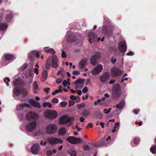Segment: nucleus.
Instances as JSON below:
<instances>
[{"label":"nucleus","mask_w":156,"mask_h":156,"mask_svg":"<svg viewBox=\"0 0 156 156\" xmlns=\"http://www.w3.org/2000/svg\"><path fill=\"white\" fill-rule=\"evenodd\" d=\"M74 120L73 117H69L65 115L61 117L59 119V123L61 125H63L69 122L72 124V122Z\"/></svg>","instance_id":"obj_1"},{"label":"nucleus","mask_w":156,"mask_h":156,"mask_svg":"<svg viewBox=\"0 0 156 156\" xmlns=\"http://www.w3.org/2000/svg\"><path fill=\"white\" fill-rule=\"evenodd\" d=\"M121 87L119 84L114 85L112 89V97L113 98L119 97L121 94Z\"/></svg>","instance_id":"obj_2"},{"label":"nucleus","mask_w":156,"mask_h":156,"mask_svg":"<svg viewBox=\"0 0 156 156\" xmlns=\"http://www.w3.org/2000/svg\"><path fill=\"white\" fill-rule=\"evenodd\" d=\"M39 118L38 114L34 112H28L26 115V119L27 120L30 121L33 120H37Z\"/></svg>","instance_id":"obj_3"},{"label":"nucleus","mask_w":156,"mask_h":156,"mask_svg":"<svg viewBox=\"0 0 156 156\" xmlns=\"http://www.w3.org/2000/svg\"><path fill=\"white\" fill-rule=\"evenodd\" d=\"M97 35L95 34L94 32H91L88 34L89 41L90 44L95 43L100 40L101 38L100 37L97 39Z\"/></svg>","instance_id":"obj_4"},{"label":"nucleus","mask_w":156,"mask_h":156,"mask_svg":"<svg viewBox=\"0 0 156 156\" xmlns=\"http://www.w3.org/2000/svg\"><path fill=\"white\" fill-rule=\"evenodd\" d=\"M46 129L48 134H53L57 131V126L55 124H50L47 126Z\"/></svg>","instance_id":"obj_5"},{"label":"nucleus","mask_w":156,"mask_h":156,"mask_svg":"<svg viewBox=\"0 0 156 156\" xmlns=\"http://www.w3.org/2000/svg\"><path fill=\"white\" fill-rule=\"evenodd\" d=\"M47 140L48 143L52 145L58 144H62L63 142L62 140L54 137L48 138Z\"/></svg>","instance_id":"obj_6"},{"label":"nucleus","mask_w":156,"mask_h":156,"mask_svg":"<svg viewBox=\"0 0 156 156\" xmlns=\"http://www.w3.org/2000/svg\"><path fill=\"white\" fill-rule=\"evenodd\" d=\"M66 140L73 144L81 143L82 142V140L80 138H77L74 136H69L66 139Z\"/></svg>","instance_id":"obj_7"},{"label":"nucleus","mask_w":156,"mask_h":156,"mask_svg":"<svg viewBox=\"0 0 156 156\" xmlns=\"http://www.w3.org/2000/svg\"><path fill=\"white\" fill-rule=\"evenodd\" d=\"M45 115L46 116L50 119H52L56 118L58 115L56 111L50 110L46 112Z\"/></svg>","instance_id":"obj_8"},{"label":"nucleus","mask_w":156,"mask_h":156,"mask_svg":"<svg viewBox=\"0 0 156 156\" xmlns=\"http://www.w3.org/2000/svg\"><path fill=\"white\" fill-rule=\"evenodd\" d=\"M37 126V123L33 121L28 123L26 126V129L29 132H31L34 130Z\"/></svg>","instance_id":"obj_9"},{"label":"nucleus","mask_w":156,"mask_h":156,"mask_svg":"<svg viewBox=\"0 0 156 156\" xmlns=\"http://www.w3.org/2000/svg\"><path fill=\"white\" fill-rule=\"evenodd\" d=\"M101 57V55L100 52H97L95 54L92 56L90 59V62L91 64L95 66L97 63V60Z\"/></svg>","instance_id":"obj_10"},{"label":"nucleus","mask_w":156,"mask_h":156,"mask_svg":"<svg viewBox=\"0 0 156 156\" xmlns=\"http://www.w3.org/2000/svg\"><path fill=\"white\" fill-rule=\"evenodd\" d=\"M111 72L112 77L120 76L122 73L121 70L116 67H112L111 69Z\"/></svg>","instance_id":"obj_11"},{"label":"nucleus","mask_w":156,"mask_h":156,"mask_svg":"<svg viewBox=\"0 0 156 156\" xmlns=\"http://www.w3.org/2000/svg\"><path fill=\"white\" fill-rule=\"evenodd\" d=\"M40 149V146L38 144L33 145L31 148V151L32 153L34 154H38Z\"/></svg>","instance_id":"obj_12"},{"label":"nucleus","mask_w":156,"mask_h":156,"mask_svg":"<svg viewBox=\"0 0 156 156\" xmlns=\"http://www.w3.org/2000/svg\"><path fill=\"white\" fill-rule=\"evenodd\" d=\"M102 31L103 33L108 37L112 36L113 34V30L106 26H104L103 27Z\"/></svg>","instance_id":"obj_13"},{"label":"nucleus","mask_w":156,"mask_h":156,"mask_svg":"<svg viewBox=\"0 0 156 156\" xmlns=\"http://www.w3.org/2000/svg\"><path fill=\"white\" fill-rule=\"evenodd\" d=\"M102 66L98 65L92 71L91 74L93 75H95L98 74L102 71Z\"/></svg>","instance_id":"obj_14"},{"label":"nucleus","mask_w":156,"mask_h":156,"mask_svg":"<svg viewBox=\"0 0 156 156\" xmlns=\"http://www.w3.org/2000/svg\"><path fill=\"white\" fill-rule=\"evenodd\" d=\"M118 48L122 52H126L127 49L126 43L125 42H121L119 43Z\"/></svg>","instance_id":"obj_15"},{"label":"nucleus","mask_w":156,"mask_h":156,"mask_svg":"<svg viewBox=\"0 0 156 156\" xmlns=\"http://www.w3.org/2000/svg\"><path fill=\"white\" fill-rule=\"evenodd\" d=\"M109 77V73L108 72H106L104 73L101 76L100 78V81L102 82H106Z\"/></svg>","instance_id":"obj_16"},{"label":"nucleus","mask_w":156,"mask_h":156,"mask_svg":"<svg viewBox=\"0 0 156 156\" xmlns=\"http://www.w3.org/2000/svg\"><path fill=\"white\" fill-rule=\"evenodd\" d=\"M16 58L12 54H7L5 55V61L12 62Z\"/></svg>","instance_id":"obj_17"},{"label":"nucleus","mask_w":156,"mask_h":156,"mask_svg":"<svg viewBox=\"0 0 156 156\" xmlns=\"http://www.w3.org/2000/svg\"><path fill=\"white\" fill-rule=\"evenodd\" d=\"M29 103L32 106L35 107L40 108L41 107L40 103L34 99H30V100Z\"/></svg>","instance_id":"obj_18"},{"label":"nucleus","mask_w":156,"mask_h":156,"mask_svg":"<svg viewBox=\"0 0 156 156\" xmlns=\"http://www.w3.org/2000/svg\"><path fill=\"white\" fill-rule=\"evenodd\" d=\"M30 107V105L28 104L22 103L17 105L16 107V109L17 110H21L23 109L24 107L29 108Z\"/></svg>","instance_id":"obj_19"},{"label":"nucleus","mask_w":156,"mask_h":156,"mask_svg":"<svg viewBox=\"0 0 156 156\" xmlns=\"http://www.w3.org/2000/svg\"><path fill=\"white\" fill-rule=\"evenodd\" d=\"M13 92L14 94L16 96H19L21 93V89H20L18 86H15Z\"/></svg>","instance_id":"obj_20"},{"label":"nucleus","mask_w":156,"mask_h":156,"mask_svg":"<svg viewBox=\"0 0 156 156\" xmlns=\"http://www.w3.org/2000/svg\"><path fill=\"white\" fill-rule=\"evenodd\" d=\"M48 77V72L44 70L42 74V76L41 78V80L42 82L44 81Z\"/></svg>","instance_id":"obj_21"},{"label":"nucleus","mask_w":156,"mask_h":156,"mask_svg":"<svg viewBox=\"0 0 156 156\" xmlns=\"http://www.w3.org/2000/svg\"><path fill=\"white\" fill-rule=\"evenodd\" d=\"M44 50L47 53H50L51 54H55V51L53 49L49 47H45L44 48Z\"/></svg>","instance_id":"obj_22"},{"label":"nucleus","mask_w":156,"mask_h":156,"mask_svg":"<svg viewBox=\"0 0 156 156\" xmlns=\"http://www.w3.org/2000/svg\"><path fill=\"white\" fill-rule=\"evenodd\" d=\"M87 62V60L85 59H83L79 63V66L81 69H83L84 67V66Z\"/></svg>","instance_id":"obj_23"},{"label":"nucleus","mask_w":156,"mask_h":156,"mask_svg":"<svg viewBox=\"0 0 156 156\" xmlns=\"http://www.w3.org/2000/svg\"><path fill=\"white\" fill-rule=\"evenodd\" d=\"M66 132V129L65 127H61L60 128L58 131L59 135L64 136Z\"/></svg>","instance_id":"obj_24"},{"label":"nucleus","mask_w":156,"mask_h":156,"mask_svg":"<svg viewBox=\"0 0 156 156\" xmlns=\"http://www.w3.org/2000/svg\"><path fill=\"white\" fill-rule=\"evenodd\" d=\"M51 58L49 57L47 59L45 65L46 69L47 70L49 69L50 67V65L51 63Z\"/></svg>","instance_id":"obj_25"},{"label":"nucleus","mask_w":156,"mask_h":156,"mask_svg":"<svg viewBox=\"0 0 156 156\" xmlns=\"http://www.w3.org/2000/svg\"><path fill=\"white\" fill-rule=\"evenodd\" d=\"M23 81L22 80H16L13 81V83L15 86L21 85L23 84Z\"/></svg>","instance_id":"obj_26"},{"label":"nucleus","mask_w":156,"mask_h":156,"mask_svg":"<svg viewBox=\"0 0 156 156\" xmlns=\"http://www.w3.org/2000/svg\"><path fill=\"white\" fill-rule=\"evenodd\" d=\"M90 114L89 110L86 109L83 110L81 114L84 117H87Z\"/></svg>","instance_id":"obj_27"},{"label":"nucleus","mask_w":156,"mask_h":156,"mask_svg":"<svg viewBox=\"0 0 156 156\" xmlns=\"http://www.w3.org/2000/svg\"><path fill=\"white\" fill-rule=\"evenodd\" d=\"M70 98L71 100H76V103H78L80 101V99L79 97H76L74 95H71L70 96Z\"/></svg>","instance_id":"obj_28"},{"label":"nucleus","mask_w":156,"mask_h":156,"mask_svg":"<svg viewBox=\"0 0 156 156\" xmlns=\"http://www.w3.org/2000/svg\"><path fill=\"white\" fill-rule=\"evenodd\" d=\"M76 38L74 36L72 37H69L67 39L69 43H74L76 41Z\"/></svg>","instance_id":"obj_29"},{"label":"nucleus","mask_w":156,"mask_h":156,"mask_svg":"<svg viewBox=\"0 0 156 156\" xmlns=\"http://www.w3.org/2000/svg\"><path fill=\"white\" fill-rule=\"evenodd\" d=\"M33 87L34 90V92L35 93H37V90H38V87L37 85V83L36 82H34L33 84Z\"/></svg>","instance_id":"obj_30"},{"label":"nucleus","mask_w":156,"mask_h":156,"mask_svg":"<svg viewBox=\"0 0 156 156\" xmlns=\"http://www.w3.org/2000/svg\"><path fill=\"white\" fill-rule=\"evenodd\" d=\"M124 105V103L123 102H120L119 104H117L116 105V107L119 109L122 108Z\"/></svg>","instance_id":"obj_31"},{"label":"nucleus","mask_w":156,"mask_h":156,"mask_svg":"<svg viewBox=\"0 0 156 156\" xmlns=\"http://www.w3.org/2000/svg\"><path fill=\"white\" fill-rule=\"evenodd\" d=\"M21 93H22L23 96V97H26L27 95L28 94L27 90L24 88L21 89Z\"/></svg>","instance_id":"obj_32"},{"label":"nucleus","mask_w":156,"mask_h":156,"mask_svg":"<svg viewBox=\"0 0 156 156\" xmlns=\"http://www.w3.org/2000/svg\"><path fill=\"white\" fill-rule=\"evenodd\" d=\"M83 82L84 80L83 79H79L75 81L74 84L77 85L78 84H83Z\"/></svg>","instance_id":"obj_33"},{"label":"nucleus","mask_w":156,"mask_h":156,"mask_svg":"<svg viewBox=\"0 0 156 156\" xmlns=\"http://www.w3.org/2000/svg\"><path fill=\"white\" fill-rule=\"evenodd\" d=\"M33 52V51L30 52L29 56L30 60L31 61L33 60L34 57L35 56L34 53Z\"/></svg>","instance_id":"obj_34"},{"label":"nucleus","mask_w":156,"mask_h":156,"mask_svg":"<svg viewBox=\"0 0 156 156\" xmlns=\"http://www.w3.org/2000/svg\"><path fill=\"white\" fill-rule=\"evenodd\" d=\"M150 150L152 153L155 154L156 153V144L151 147Z\"/></svg>","instance_id":"obj_35"},{"label":"nucleus","mask_w":156,"mask_h":156,"mask_svg":"<svg viewBox=\"0 0 156 156\" xmlns=\"http://www.w3.org/2000/svg\"><path fill=\"white\" fill-rule=\"evenodd\" d=\"M6 25L3 23H0V30H3L7 28Z\"/></svg>","instance_id":"obj_36"},{"label":"nucleus","mask_w":156,"mask_h":156,"mask_svg":"<svg viewBox=\"0 0 156 156\" xmlns=\"http://www.w3.org/2000/svg\"><path fill=\"white\" fill-rule=\"evenodd\" d=\"M51 58V62H58V60L57 56L55 55H53Z\"/></svg>","instance_id":"obj_37"},{"label":"nucleus","mask_w":156,"mask_h":156,"mask_svg":"<svg viewBox=\"0 0 156 156\" xmlns=\"http://www.w3.org/2000/svg\"><path fill=\"white\" fill-rule=\"evenodd\" d=\"M105 97H103L101 98V102H100V105H105L106 102L105 101Z\"/></svg>","instance_id":"obj_38"},{"label":"nucleus","mask_w":156,"mask_h":156,"mask_svg":"<svg viewBox=\"0 0 156 156\" xmlns=\"http://www.w3.org/2000/svg\"><path fill=\"white\" fill-rule=\"evenodd\" d=\"M83 148L85 151H90L91 150L90 147L88 145H84L83 146Z\"/></svg>","instance_id":"obj_39"},{"label":"nucleus","mask_w":156,"mask_h":156,"mask_svg":"<svg viewBox=\"0 0 156 156\" xmlns=\"http://www.w3.org/2000/svg\"><path fill=\"white\" fill-rule=\"evenodd\" d=\"M85 106V104L82 103L77 105V107L78 109H80L82 108H84Z\"/></svg>","instance_id":"obj_40"},{"label":"nucleus","mask_w":156,"mask_h":156,"mask_svg":"<svg viewBox=\"0 0 156 156\" xmlns=\"http://www.w3.org/2000/svg\"><path fill=\"white\" fill-rule=\"evenodd\" d=\"M67 83L69 85L70 84V83L69 82H68L66 80H64L62 83V84L64 87H66L67 86Z\"/></svg>","instance_id":"obj_41"},{"label":"nucleus","mask_w":156,"mask_h":156,"mask_svg":"<svg viewBox=\"0 0 156 156\" xmlns=\"http://www.w3.org/2000/svg\"><path fill=\"white\" fill-rule=\"evenodd\" d=\"M58 62H52V67L53 68H56L58 66Z\"/></svg>","instance_id":"obj_42"},{"label":"nucleus","mask_w":156,"mask_h":156,"mask_svg":"<svg viewBox=\"0 0 156 156\" xmlns=\"http://www.w3.org/2000/svg\"><path fill=\"white\" fill-rule=\"evenodd\" d=\"M33 53H34L35 56L36 55L37 58H39L40 56V54L38 51H34Z\"/></svg>","instance_id":"obj_43"},{"label":"nucleus","mask_w":156,"mask_h":156,"mask_svg":"<svg viewBox=\"0 0 156 156\" xmlns=\"http://www.w3.org/2000/svg\"><path fill=\"white\" fill-rule=\"evenodd\" d=\"M52 154V151L51 150H48L46 151V155L47 156H50Z\"/></svg>","instance_id":"obj_44"},{"label":"nucleus","mask_w":156,"mask_h":156,"mask_svg":"<svg viewBox=\"0 0 156 156\" xmlns=\"http://www.w3.org/2000/svg\"><path fill=\"white\" fill-rule=\"evenodd\" d=\"M140 141V140L139 138H134V143L136 144H137Z\"/></svg>","instance_id":"obj_45"},{"label":"nucleus","mask_w":156,"mask_h":156,"mask_svg":"<svg viewBox=\"0 0 156 156\" xmlns=\"http://www.w3.org/2000/svg\"><path fill=\"white\" fill-rule=\"evenodd\" d=\"M67 105V103L64 101H62L60 103V105L62 107H65Z\"/></svg>","instance_id":"obj_46"},{"label":"nucleus","mask_w":156,"mask_h":156,"mask_svg":"<svg viewBox=\"0 0 156 156\" xmlns=\"http://www.w3.org/2000/svg\"><path fill=\"white\" fill-rule=\"evenodd\" d=\"M66 53L65 52L62 51V58H65L66 57Z\"/></svg>","instance_id":"obj_47"},{"label":"nucleus","mask_w":156,"mask_h":156,"mask_svg":"<svg viewBox=\"0 0 156 156\" xmlns=\"http://www.w3.org/2000/svg\"><path fill=\"white\" fill-rule=\"evenodd\" d=\"M93 123H89L86 127L87 129H89L93 127Z\"/></svg>","instance_id":"obj_48"},{"label":"nucleus","mask_w":156,"mask_h":156,"mask_svg":"<svg viewBox=\"0 0 156 156\" xmlns=\"http://www.w3.org/2000/svg\"><path fill=\"white\" fill-rule=\"evenodd\" d=\"M71 156H76V152L75 151H73L70 153Z\"/></svg>","instance_id":"obj_49"},{"label":"nucleus","mask_w":156,"mask_h":156,"mask_svg":"<svg viewBox=\"0 0 156 156\" xmlns=\"http://www.w3.org/2000/svg\"><path fill=\"white\" fill-rule=\"evenodd\" d=\"M88 91V89L87 87H84L82 90V92L83 93H86Z\"/></svg>","instance_id":"obj_50"},{"label":"nucleus","mask_w":156,"mask_h":156,"mask_svg":"<svg viewBox=\"0 0 156 156\" xmlns=\"http://www.w3.org/2000/svg\"><path fill=\"white\" fill-rule=\"evenodd\" d=\"M80 72L78 71H74L73 72V74L74 75H76V76H78V75H79L80 74Z\"/></svg>","instance_id":"obj_51"},{"label":"nucleus","mask_w":156,"mask_h":156,"mask_svg":"<svg viewBox=\"0 0 156 156\" xmlns=\"http://www.w3.org/2000/svg\"><path fill=\"white\" fill-rule=\"evenodd\" d=\"M50 90V88H49L47 87L44 90V91L46 93V94H48Z\"/></svg>","instance_id":"obj_52"},{"label":"nucleus","mask_w":156,"mask_h":156,"mask_svg":"<svg viewBox=\"0 0 156 156\" xmlns=\"http://www.w3.org/2000/svg\"><path fill=\"white\" fill-rule=\"evenodd\" d=\"M100 102H101V99H98L96 101L94 102V105H97L98 104H99L100 105Z\"/></svg>","instance_id":"obj_53"},{"label":"nucleus","mask_w":156,"mask_h":156,"mask_svg":"<svg viewBox=\"0 0 156 156\" xmlns=\"http://www.w3.org/2000/svg\"><path fill=\"white\" fill-rule=\"evenodd\" d=\"M111 61L113 64H114L116 62V59L113 57H112L111 58Z\"/></svg>","instance_id":"obj_54"},{"label":"nucleus","mask_w":156,"mask_h":156,"mask_svg":"<svg viewBox=\"0 0 156 156\" xmlns=\"http://www.w3.org/2000/svg\"><path fill=\"white\" fill-rule=\"evenodd\" d=\"M52 101L54 103H58V99L57 98H54L52 99Z\"/></svg>","instance_id":"obj_55"},{"label":"nucleus","mask_w":156,"mask_h":156,"mask_svg":"<svg viewBox=\"0 0 156 156\" xmlns=\"http://www.w3.org/2000/svg\"><path fill=\"white\" fill-rule=\"evenodd\" d=\"M139 111L140 110L137 109H134L133 110V112L134 114L136 115L138 114Z\"/></svg>","instance_id":"obj_56"},{"label":"nucleus","mask_w":156,"mask_h":156,"mask_svg":"<svg viewBox=\"0 0 156 156\" xmlns=\"http://www.w3.org/2000/svg\"><path fill=\"white\" fill-rule=\"evenodd\" d=\"M74 104V102L72 101H70L69 103V106H73Z\"/></svg>","instance_id":"obj_57"},{"label":"nucleus","mask_w":156,"mask_h":156,"mask_svg":"<svg viewBox=\"0 0 156 156\" xmlns=\"http://www.w3.org/2000/svg\"><path fill=\"white\" fill-rule=\"evenodd\" d=\"M47 144V142L45 141L44 142L43 140H41L40 142V144L42 146H45Z\"/></svg>","instance_id":"obj_58"},{"label":"nucleus","mask_w":156,"mask_h":156,"mask_svg":"<svg viewBox=\"0 0 156 156\" xmlns=\"http://www.w3.org/2000/svg\"><path fill=\"white\" fill-rule=\"evenodd\" d=\"M97 117L98 118L101 119L102 117V115L101 113H98V115Z\"/></svg>","instance_id":"obj_59"},{"label":"nucleus","mask_w":156,"mask_h":156,"mask_svg":"<svg viewBox=\"0 0 156 156\" xmlns=\"http://www.w3.org/2000/svg\"><path fill=\"white\" fill-rule=\"evenodd\" d=\"M133 55V52L131 51H129V52L127 53L126 54V55H130V56L132 55Z\"/></svg>","instance_id":"obj_60"},{"label":"nucleus","mask_w":156,"mask_h":156,"mask_svg":"<svg viewBox=\"0 0 156 156\" xmlns=\"http://www.w3.org/2000/svg\"><path fill=\"white\" fill-rule=\"evenodd\" d=\"M58 90H56L54 91L52 93V95H55L57 93H59V91H58Z\"/></svg>","instance_id":"obj_61"},{"label":"nucleus","mask_w":156,"mask_h":156,"mask_svg":"<svg viewBox=\"0 0 156 156\" xmlns=\"http://www.w3.org/2000/svg\"><path fill=\"white\" fill-rule=\"evenodd\" d=\"M90 82V79H87L86 82V85H88Z\"/></svg>","instance_id":"obj_62"},{"label":"nucleus","mask_w":156,"mask_h":156,"mask_svg":"<svg viewBox=\"0 0 156 156\" xmlns=\"http://www.w3.org/2000/svg\"><path fill=\"white\" fill-rule=\"evenodd\" d=\"M34 71L36 74H38V69L37 68H35L34 69Z\"/></svg>","instance_id":"obj_63"},{"label":"nucleus","mask_w":156,"mask_h":156,"mask_svg":"<svg viewBox=\"0 0 156 156\" xmlns=\"http://www.w3.org/2000/svg\"><path fill=\"white\" fill-rule=\"evenodd\" d=\"M62 82V80L61 79H58L57 80L56 82L58 84Z\"/></svg>","instance_id":"obj_64"}]
</instances>
